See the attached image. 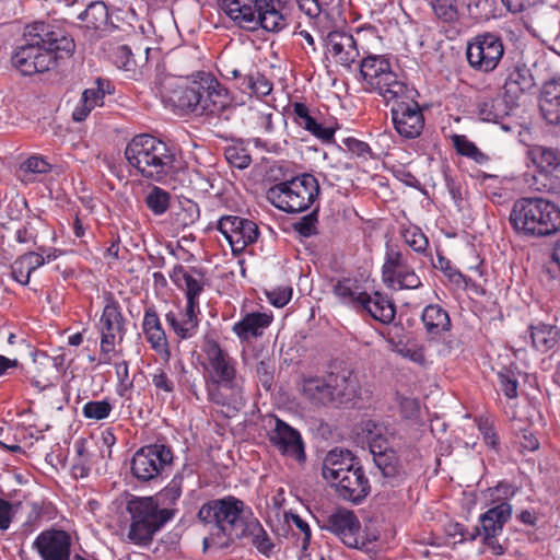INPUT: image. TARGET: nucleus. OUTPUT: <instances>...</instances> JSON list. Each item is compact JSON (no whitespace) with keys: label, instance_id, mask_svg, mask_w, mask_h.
<instances>
[{"label":"nucleus","instance_id":"obj_1","mask_svg":"<svg viewBox=\"0 0 560 560\" xmlns=\"http://www.w3.org/2000/svg\"><path fill=\"white\" fill-rule=\"evenodd\" d=\"M154 93L166 107L198 115H221L231 97L211 73L197 72L187 81L171 74L156 75Z\"/></svg>","mask_w":560,"mask_h":560},{"label":"nucleus","instance_id":"obj_2","mask_svg":"<svg viewBox=\"0 0 560 560\" xmlns=\"http://www.w3.org/2000/svg\"><path fill=\"white\" fill-rule=\"evenodd\" d=\"M253 515L252 509L233 495L203 503L198 511V518L210 526V537L203 539L205 548L210 541L226 547L235 539H242L244 527Z\"/></svg>","mask_w":560,"mask_h":560},{"label":"nucleus","instance_id":"obj_3","mask_svg":"<svg viewBox=\"0 0 560 560\" xmlns=\"http://www.w3.org/2000/svg\"><path fill=\"white\" fill-rule=\"evenodd\" d=\"M125 156L141 177L161 184L172 179L178 170L174 150L145 133L135 136L129 141Z\"/></svg>","mask_w":560,"mask_h":560},{"label":"nucleus","instance_id":"obj_4","mask_svg":"<svg viewBox=\"0 0 560 560\" xmlns=\"http://www.w3.org/2000/svg\"><path fill=\"white\" fill-rule=\"evenodd\" d=\"M510 221L525 236H551L560 231V208L541 197L521 198L512 208Z\"/></svg>","mask_w":560,"mask_h":560},{"label":"nucleus","instance_id":"obj_5","mask_svg":"<svg viewBox=\"0 0 560 560\" xmlns=\"http://www.w3.org/2000/svg\"><path fill=\"white\" fill-rule=\"evenodd\" d=\"M360 78L365 92L378 94L386 104L410 94V86L397 74L389 59L383 55H370L360 62Z\"/></svg>","mask_w":560,"mask_h":560},{"label":"nucleus","instance_id":"obj_6","mask_svg":"<svg viewBox=\"0 0 560 560\" xmlns=\"http://www.w3.org/2000/svg\"><path fill=\"white\" fill-rule=\"evenodd\" d=\"M127 511L131 516L127 539L138 546L151 544L155 533L177 512L173 508H159V502L153 497L131 499L127 503Z\"/></svg>","mask_w":560,"mask_h":560},{"label":"nucleus","instance_id":"obj_7","mask_svg":"<svg viewBox=\"0 0 560 560\" xmlns=\"http://www.w3.org/2000/svg\"><path fill=\"white\" fill-rule=\"evenodd\" d=\"M39 23L25 26L22 43L13 50L12 66L23 75H33L48 71L56 62V56L47 49Z\"/></svg>","mask_w":560,"mask_h":560},{"label":"nucleus","instance_id":"obj_8","mask_svg":"<svg viewBox=\"0 0 560 560\" xmlns=\"http://www.w3.org/2000/svg\"><path fill=\"white\" fill-rule=\"evenodd\" d=\"M319 194V185L312 174H302L273 185L267 191V199L278 209L295 213L307 210Z\"/></svg>","mask_w":560,"mask_h":560},{"label":"nucleus","instance_id":"obj_9","mask_svg":"<svg viewBox=\"0 0 560 560\" xmlns=\"http://www.w3.org/2000/svg\"><path fill=\"white\" fill-rule=\"evenodd\" d=\"M319 524L349 548L363 549L375 540V537L364 535L358 516L347 509H337L323 516Z\"/></svg>","mask_w":560,"mask_h":560},{"label":"nucleus","instance_id":"obj_10","mask_svg":"<svg viewBox=\"0 0 560 560\" xmlns=\"http://www.w3.org/2000/svg\"><path fill=\"white\" fill-rule=\"evenodd\" d=\"M410 92L407 94L408 96L397 97L389 103L392 104L390 115L395 130L406 139L419 137L424 127L422 110L415 100L417 91L410 88Z\"/></svg>","mask_w":560,"mask_h":560},{"label":"nucleus","instance_id":"obj_11","mask_svg":"<svg viewBox=\"0 0 560 560\" xmlns=\"http://www.w3.org/2000/svg\"><path fill=\"white\" fill-rule=\"evenodd\" d=\"M173 463V453L163 444L147 445L138 450L131 460V472L140 481L159 477Z\"/></svg>","mask_w":560,"mask_h":560},{"label":"nucleus","instance_id":"obj_12","mask_svg":"<svg viewBox=\"0 0 560 560\" xmlns=\"http://www.w3.org/2000/svg\"><path fill=\"white\" fill-rule=\"evenodd\" d=\"M504 47L501 38L492 33H483L472 37L466 49L469 66L482 72H490L497 68Z\"/></svg>","mask_w":560,"mask_h":560},{"label":"nucleus","instance_id":"obj_13","mask_svg":"<svg viewBox=\"0 0 560 560\" xmlns=\"http://www.w3.org/2000/svg\"><path fill=\"white\" fill-rule=\"evenodd\" d=\"M382 278L393 290H413L421 285L420 278L409 264V255L389 247L385 254Z\"/></svg>","mask_w":560,"mask_h":560},{"label":"nucleus","instance_id":"obj_14","mask_svg":"<svg viewBox=\"0 0 560 560\" xmlns=\"http://www.w3.org/2000/svg\"><path fill=\"white\" fill-rule=\"evenodd\" d=\"M218 230L229 242L235 255L255 243L259 235L258 225L254 221L236 215L222 217L218 222Z\"/></svg>","mask_w":560,"mask_h":560},{"label":"nucleus","instance_id":"obj_15","mask_svg":"<svg viewBox=\"0 0 560 560\" xmlns=\"http://www.w3.org/2000/svg\"><path fill=\"white\" fill-rule=\"evenodd\" d=\"M270 444L282 455L298 463L306 458L304 443L300 432L279 418H275V427L268 432Z\"/></svg>","mask_w":560,"mask_h":560},{"label":"nucleus","instance_id":"obj_16","mask_svg":"<svg viewBox=\"0 0 560 560\" xmlns=\"http://www.w3.org/2000/svg\"><path fill=\"white\" fill-rule=\"evenodd\" d=\"M102 362L108 363L109 353L115 350L116 338L122 339L124 317L117 302H108L100 318Z\"/></svg>","mask_w":560,"mask_h":560},{"label":"nucleus","instance_id":"obj_17","mask_svg":"<svg viewBox=\"0 0 560 560\" xmlns=\"http://www.w3.org/2000/svg\"><path fill=\"white\" fill-rule=\"evenodd\" d=\"M208 400L229 410L238 411L245 404L244 378L237 376L219 383H207Z\"/></svg>","mask_w":560,"mask_h":560},{"label":"nucleus","instance_id":"obj_18","mask_svg":"<svg viewBox=\"0 0 560 560\" xmlns=\"http://www.w3.org/2000/svg\"><path fill=\"white\" fill-rule=\"evenodd\" d=\"M208 361L207 383H219L241 376L235 368V360L225 352L218 342L209 341L205 348Z\"/></svg>","mask_w":560,"mask_h":560},{"label":"nucleus","instance_id":"obj_19","mask_svg":"<svg viewBox=\"0 0 560 560\" xmlns=\"http://www.w3.org/2000/svg\"><path fill=\"white\" fill-rule=\"evenodd\" d=\"M43 560H69L71 538L60 529L42 532L33 542Z\"/></svg>","mask_w":560,"mask_h":560},{"label":"nucleus","instance_id":"obj_20","mask_svg":"<svg viewBox=\"0 0 560 560\" xmlns=\"http://www.w3.org/2000/svg\"><path fill=\"white\" fill-rule=\"evenodd\" d=\"M343 500L360 503L370 492V482L362 467L357 464L331 482Z\"/></svg>","mask_w":560,"mask_h":560},{"label":"nucleus","instance_id":"obj_21","mask_svg":"<svg viewBox=\"0 0 560 560\" xmlns=\"http://www.w3.org/2000/svg\"><path fill=\"white\" fill-rule=\"evenodd\" d=\"M325 45L327 54L342 67L349 68L359 57L355 39L346 32L329 31Z\"/></svg>","mask_w":560,"mask_h":560},{"label":"nucleus","instance_id":"obj_22","mask_svg":"<svg viewBox=\"0 0 560 560\" xmlns=\"http://www.w3.org/2000/svg\"><path fill=\"white\" fill-rule=\"evenodd\" d=\"M172 281L185 291L188 306L199 308V295L203 290V275L196 269L187 271L183 266L174 267L171 275Z\"/></svg>","mask_w":560,"mask_h":560},{"label":"nucleus","instance_id":"obj_23","mask_svg":"<svg viewBox=\"0 0 560 560\" xmlns=\"http://www.w3.org/2000/svg\"><path fill=\"white\" fill-rule=\"evenodd\" d=\"M361 299L358 310L366 312L375 320L387 325L395 319L396 307L387 295L381 292H364Z\"/></svg>","mask_w":560,"mask_h":560},{"label":"nucleus","instance_id":"obj_24","mask_svg":"<svg viewBox=\"0 0 560 560\" xmlns=\"http://www.w3.org/2000/svg\"><path fill=\"white\" fill-rule=\"evenodd\" d=\"M221 10L240 27L257 30L258 2H217Z\"/></svg>","mask_w":560,"mask_h":560},{"label":"nucleus","instance_id":"obj_25","mask_svg":"<svg viewBox=\"0 0 560 560\" xmlns=\"http://www.w3.org/2000/svg\"><path fill=\"white\" fill-rule=\"evenodd\" d=\"M198 307L186 305L184 310L178 312H168L165 315V320L177 337L180 339H189L198 331Z\"/></svg>","mask_w":560,"mask_h":560},{"label":"nucleus","instance_id":"obj_26","mask_svg":"<svg viewBox=\"0 0 560 560\" xmlns=\"http://www.w3.org/2000/svg\"><path fill=\"white\" fill-rule=\"evenodd\" d=\"M292 116L299 127L305 129L323 142L328 143L334 139L335 129L318 122L304 103L295 102L292 104Z\"/></svg>","mask_w":560,"mask_h":560},{"label":"nucleus","instance_id":"obj_27","mask_svg":"<svg viewBox=\"0 0 560 560\" xmlns=\"http://www.w3.org/2000/svg\"><path fill=\"white\" fill-rule=\"evenodd\" d=\"M326 377L332 394L334 404L347 402L357 396L359 383L357 376L351 371L342 370L338 373H330Z\"/></svg>","mask_w":560,"mask_h":560},{"label":"nucleus","instance_id":"obj_28","mask_svg":"<svg viewBox=\"0 0 560 560\" xmlns=\"http://www.w3.org/2000/svg\"><path fill=\"white\" fill-rule=\"evenodd\" d=\"M514 104L504 95L483 97L477 104V114L482 121L499 124L510 115Z\"/></svg>","mask_w":560,"mask_h":560},{"label":"nucleus","instance_id":"obj_29","mask_svg":"<svg viewBox=\"0 0 560 560\" xmlns=\"http://www.w3.org/2000/svg\"><path fill=\"white\" fill-rule=\"evenodd\" d=\"M271 320L272 316L266 313H248L233 325L232 331L242 341H248L252 338L260 337L264 330L270 325Z\"/></svg>","mask_w":560,"mask_h":560},{"label":"nucleus","instance_id":"obj_30","mask_svg":"<svg viewBox=\"0 0 560 560\" xmlns=\"http://www.w3.org/2000/svg\"><path fill=\"white\" fill-rule=\"evenodd\" d=\"M357 464V459L348 450H332L330 451L323 463V477L332 482L345 471L350 470Z\"/></svg>","mask_w":560,"mask_h":560},{"label":"nucleus","instance_id":"obj_31","mask_svg":"<svg viewBox=\"0 0 560 560\" xmlns=\"http://www.w3.org/2000/svg\"><path fill=\"white\" fill-rule=\"evenodd\" d=\"M539 107L549 124H560V79L550 80L544 85Z\"/></svg>","mask_w":560,"mask_h":560},{"label":"nucleus","instance_id":"obj_32","mask_svg":"<svg viewBox=\"0 0 560 560\" xmlns=\"http://www.w3.org/2000/svg\"><path fill=\"white\" fill-rule=\"evenodd\" d=\"M105 86H109V82L97 79L96 86L90 88L83 91L81 100L72 112V119L74 121H83L96 106L103 104V100L106 93Z\"/></svg>","mask_w":560,"mask_h":560},{"label":"nucleus","instance_id":"obj_33","mask_svg":"<svg viewBox=\"0 0 560 560\" xmlns=\"http://www.w3.org/2000/svg\"><path fill=\"white\" fill-rule=\"evenodd\" d=\"M511 515L512 505L509 502H500L489 509L479 517L482 535H500Z\"/></svg>","mask_w":560,"mask_h":560},{"label":"nucleus","instance_id":"obj_34","mask_svg":"<svg viewBox=\"0 0 560 560\" xmlns=\"http://www.w3.org/2000/svg\"><path fill=\"white\" fill-rule=\"evenodd\" d=\"M142 329L147 340L156 352L167 353V341L164 329L153 307H148L144 312Z\"/></svg>","mask_w":560,"mask_h":560},{"label":"nucleus","instance_id":"obj_35","mask_svg":"<svg viewBox=\"0 0 560 560\" xmlns=\"http://www.w3.org/2000/svg\"><path fill=\"white\" fill-rule=\"evenodd\" d=\"M36 23H39L45 30V32H40L42 37L44 38L47 49H50V52H52L56 58L58 54L62 57V55L70 56L74 51V40L62 31L55 30L51 25L43 21H36Z\"/></svg>","mask_w":560,"mask_h":560},{"label":"nucleus","instance_id":"obj_36","mask_svg":"<svg viewBox=\"0 0 560 560\" xmlns=\"http://www.w3.org/2000/svg\"><path fill=\"white\" fill-rule=\"evenodd\" d=\"M421 320L427 334L431 337L441 336L451 329L448 313L438 304L425 306L421 314Z\"/></svg>","mask_w":560,"mask_h":560},{"label":"nucleus","instance_id":"obj_37","mask_svg":"<svg viewBox=\"0 0 560 560\" xmlns=\"http://www.w3.org/2000/svg\"><path fill=\"white\" fill-rule=\"evenodd\" d=\"M534 86L533 75L525 67H516L510 71L505 83L503 85L504 96L508 97L513 104L520 96L527 90Z\"/></svg>","mask_w":560,"mask_h":560},{"label":"nucleus","instance_id":"obj_38","mask_svg":"<svg viewBox=\"0 0 560 560\" xmlns=\"http://www.w3.org/2000/svg\"><path fill=\"white\" fill-rule=\"evenodd\" d=\"M243 538H249L250 544L267 558L275 553L276 545L255 515L250 517L244 527Z\"/></svg>","mask_w":560,"mask_h":560},{"label":"nucleus","instance_id":"obj_39","mask_svg":"<svg viewBox=\"0 0 560 560\" xmlns=\"http://www.w3.org/2000/svg\"><path fill=\"white\" fill-rule=\"evenodd\" d=\"M302 394L314 406L334 404L327 377H308L302 383Z\"/></svg>","mask_w":560,"mask_h":560},{"label":"nucleus","instance_id":"obj_40","mask_svg":"<svg viewBox=\"0 0 560 560\" xmlns=\"http://www.w3.org/2000/svg\"><path fill=\"white\" fill-rule=\"evenodd\" d=\"M375 466L390 485L400 482L406 472L394 450L373 456Z\"/></svg>","mask_w":560,"mask_h":560},{"label":"nucleus","instance_id":"obj_41","mask_svg":"<svg viewBox=\"0 0 560 560\" xmlns=\"http://www.w3.org/2000/svg\"><path fill=\"white\" fill-rule=\"evenodd\" d=\"M533 347L545 353L558 346L560 329L550 324L538 323L529 327Z\"/></svg>","mask_w":560,"mask_h":560},{"label":"nucleus","instance_id":"obj_42","mask_svg":"<svg viewBox=\"0 0 560 560\" xmlns=\"http://www.w3.org/2000/svg\"><path fill=\"white\" fill-rule=\"evenodd\" d=\"M363 432L365 433L372 457L393 450L388 441L387 430L383 425L368 421L364 424Z\"/></svg>","mask_w":560,"mask_h":560},{"label":"nucleus","instance_id":"obj_43","mask_svg":"<svg viewBox=\"0 0 560 560\" xmlns=\"http://www.w3.org/2000/svg\"><path fill=\"white\" fill-rule=\"evenodd\" d=\"M332 294L340 303L359 308L364 291L359 290L355 280L343 278L334 284Z\"/></svg>","mask_w":560,"mask_h":560},{"label":"nucleus","instance_id":"obj_44","mask_svg":"<svg viewBox=\"0 0 560 560\" xmlns=\"http://www.w3.org/2000/svg\"><path fill=\"white\" fill-rule=\"evenodd\" d=\"M104 51L107 54L108 59L119 69L127 71L132 70L136 66L132 49L127 44H115L110 42L104 43Z\"/></svg>","mask_w":560,"mask_h":560},{"label":"nucleus","instance_id":"obj_45","mask_svg":"<svg viewBox=\"0 0 560 560\" xmlns=\"http://www.w3.org/2000/svg\"><path fill=\"white\" fill-rule=\"evenodd\" d=\"M144 203L154 215H163L171 206V195L159 186H151L144 197Z\"/></svg>","mask_w":560,"mask_h":560},{"label":"nucleus","instance_id":"obj_46","mask_svg":"<svg viewBox=\"0 0 560 560\" xmlns=\"http://www.w3.org/2000/svg\"><path fill=\"white\" fill-rule=\"evenodd\" d=\"M80 18L88 23V26L103 30L109 20L106 2H90Z\"/></svg>","mask_w":560,"mask_h":560},{"label":"nucleus","instance_id":"obj_47","mask_svg":"<svg viewBox=\"0 0 560 560\" xmlns=\"http://www.w3.org/2000/svg\"><path fill=\"white\" fill-rule=\"evenodd\" d=\"M265 5H259V21H257V27L260 26L268 32H276L284 26V19L282 14L271 2H264Z\"/></svg>","mask_w":560,"mask_h":560},{"label":"nucleus","instance_id":"obj_48","mask_svg":"<svg viewBox=\"0 0 560 560\" xmlns=\"http://www.w3.org/2000/svg\"><path fill=\"white\" fill-rule=\"evenodd\" d=\"M534 162L545 173H550L560 166V151L551 148L537 147L533 150Z\"/></svg>","mask_w":560,"mask_h":560},{"label":"nucleus","instance_id":"obj_49","mask_svg":"<svg viewBox=\"0 0 560 560\" xmlns=\"http://www.w3.org/2000/svg\"><path fill=\"white\" fill-rule=\"evenodd\" d=\"M183 491V477L174 476L168 485L163 488L154 498L159 502V508H171L180 498Z\"/></svg>","mask_w":560,"mask_h":560},{"label":"nucleus","instance_id":"obj_50","mask_svg":"<svg viewBox=\"0 0 560 560\" xmlns=\"http://www.w3.org/2000/svg\"><path fill=\"white\" fill-rule=\"evenodd\" d=\"M238 88L244 92L248 90L257 96H266L272 91V83L259 72L246 73Z\"/></svg>","mask_w":560,"mask_h":560},{"label":"nucleus","instance_id":"obj_51","mask_svg":"<svg viewBox=\"0 0 560 560\" xmlns=\"http://www.w3.org/2000/svg\"><path fill=\"white\" fill-rule=\"evenodd\" d=\"M452 140L457 153L460 155L467 156L477 163H482L487 160L486 154L472 141L468 140L466 136L455 135Z\"/></svg>","mask_w":560,"mask_h":560},{"label":"nucleus","instance_id":"obj_52","mask_svg":"<svg viewBox=\"0 0 560 560\" xmlns=\"http://www.w3.org/2000/svg\"><path fill=\"white\" fill-rule=\"evenodd\" d=\"M435 18L442 23L453 24L459 20V8L453 2H430Z\"/></svg>","mask_w":560,"mask_h":560},{"label":"nucleus","instance_id":"obj_53","mask_svg":"<svg viewBox=\"0 0 560 560\" xmlns=\"http://www.w3.org/2000/svg\"><path fill=\"white\" fill-rule=\"evenodd\" d=\"M112 410L113 407L107 400H91L83 406L82 413L86 419L100 421L106 419Z\"/></svg>","mask_w":560,"mask_h":560},{"label":"nucleus","instance_id":"obj_54","mask_svg":"<svg viewBox=\"0 0 560 560\" xmlns=\"http://www.w3.org/2000/svg\"><path fill=\"white\" fill-rule=\"evenodd\" d=\"M330 4H323L320 15L316 16L314 23L322 30L332 31L341 20L340 9L338 7L329 8Z\"/></svg>","mask_w":560,"mask_h":560},{"label":"nucleus","instance_id":"obj_55","mask_svg":"<svg viewBox=\"0 0 560 560\" xmlns=\"http://www.w3.org/2000/svg\"><path fill=\"white\" fill-rule=\"evenodd\" d=\"M402 236L405 243L415 252L423 254L428 249L429 241L419 228L411 226L406 229Z\"/></svg>","mask_w":560,"mask_h":560},{"label":"nucleus","instance_id":"obj_56","mask_svg":"<svg viewBox=\"0 0 560 560\" xmlns=\"http://www.w3.org/2000/svg\"><path fill=\"white\" fill-rule=\"evenodd\" d=\"M498 381L501 390L508 398L513 399L517 397L518 380L512 370L503 369L498 372Z\"/></svg>","mask_w":560,"mask_h":560},{"label":"nucleus","instance_id":"obj_57","mask_svg":"<svg viewBox=\"0 0 560 560\" xmlns=\"http://www.w3.org/2000/svg\"><path fill=\"white\" fill-rule=\"evenodd\" d=\"M151 382L158 393L171 394L175 389L173 380L160 368L151 374Z\"/></svg>","mask_w":560,"mask_h":560},{"label":"nucleus","instance_id":"obj_58","mask_svg":"<svg viewBox=\"0 0 560 560\" xmlns=\"http://www.w3.org/2000/svg\"><path fill=\"white\" fill-rule=\"evenodd\" d=\"M317 221V211H313L301 218L300 221L295 223L294 229L302 236L308 237L316 234Z\"/></svg>","mask_w":560,"mask_h":560},{"label":"nucleus","instance_id":"obj_59","mask_svg":"<svg viewBox=\"0 0 560 560\" xmlns=\"http://www.w3.org/2000/svg\"><path fill=\"white\" fill-rule=\"evenodd\" d=\"M516 492V488L509 482H499L494 488L490 489V495L493 503L508 502Z\"/></svg>","mask_w":560,"mask_h":560},{"label":"nucleus","instance_id":"obj_60","mask_svg":"<svg viewBox=\"0 0 560 560\" xmlns=\"http://www.w3.org/2000/svg\"><path fill=\"white\" fill-rule=\"evenodd\" d=\"M397 401L399 405L400 413L406 419H415L419 413V402L411 397L398 396Z\"/></svg>","mask_w":560,"mask_h":560},{"label":"nucleus","instance_id":"obj_61","mask_svg":"<svg viewBox=\"0 0 560 560\" xmlns=\"http://www.w3.org/2000/svg\"><path fill=\"white\" fill-rule=\"evenodd\" d=\"M21 170L30 174H44L49 171V164L43 158L32 156L22 163Z\"/></svg>","mask_w":560,"mask_h":560},{"label":"nucleus","instance_id":"obj_62","mask_svg":"<svg viewBox=\"0 0 560 560\" xmlns=\"http://www.w3.org/2000/svg\"><path fill=\"white\" fill-rule=\"evenodd\" d=\"M269 302L276 307H283L292 296V289L289 287L278 288L267 292Z\"/></svg>","mask_w":560,"mask_h":560},{"label":"nucleus","instance_id":"obj_63","mask_svg":"<svg viewBox=\"0 0 560 560\" xmlns=\"http://www.w3.org/2000/svg\"><path fill=\"white\" fill-rule=\"evenodd\" d=\"M12 278L22 285L30 283L31 275H27V267L22 257H19L11 266Z\"/></svg>","mask_w":560,"mask_h":560},{"label":"nucleus","instance_id":"obj_64","mask_svg":"<svg viewBox=\"0 0 560 560\" xmlns=\"http://www.w3.org/2000/svg\"><path fill=\"white\" fill-rule=\"evenodd\" d=\"M36 236V229L32 225L31 221H27L25 225L15 233V238L21 244L35 243Z\"/></svg>","mask_w":560,"mask_h":560}]
</instances>
